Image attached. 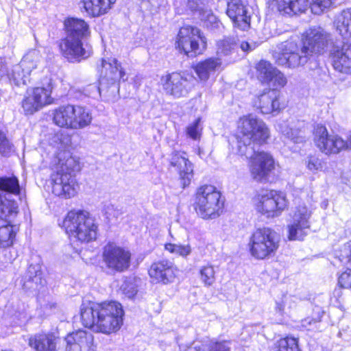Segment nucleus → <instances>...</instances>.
I'll return each instance as SVG.
<instances>
[{
    "mask_svg": "<svg viewBox=\"0 0 351 351\" xmlns=\"http://www.w3.org/2000/svg\"><path fill=\"white\" fill-rule=\"evenodd\" d=\"M330 40V34L322 27H310L302 34L301 41L291 38L280 43L274 58L280 66L296 68L306 64L309 56L324 53Z\"/></svg>",
    "mask_w": 351,
    "mask_h": 351,
    "instance_id": "f257e3e1",
    "label": "nucleus"
},
{
    "mask_svg": "<svg viewBox=\"0 0 351 351\" xmlns=\"http://www.w3.org/2000/svg\"><path fill=\"white\" fill-rule=\"evenodd\" d=\"M70 143V138L66 137L62 145L64 150L56 154L52 160L50 176L52 193L64 199L75 197L79 190L75 172L80 169V161L65 149Z\"/></svg>",
    "mask_w": 351,
    "mask_h": 351,
    "instance_id": "f03ea898",
    "label": "nucleus"
},
{
    "mask_svg": "<svg viewBox=\"0 0 351 351\" xmlns=\"http://www.w3.org/2000/svg\"><path fill=\"white\" fill-rule=\"evenodd\" d=\"M123 314L121 304L116 301L100 303L86 301L80 306L83 326L104 334L119 330L123 324Z\"/></svg>",
    "mask_w": 351,
    "mask_h": 351,
    "instance_id": "7ed1b4c3",
    "label": "nucleus"
},
{
    "mask_svg": "<svg viewBox=\"0 0 351 351\" xmlns=\"http://www.w3.org/2000/svg\"><path fill=\"white\" fill-rule=\"evenodd\" d=\"M270 136L269 130L266 123L261 119L256 123L251 133L247 143L245 141L238 140V153L250 158L249 168L252 177L256 181L265 180L274 169V160L268 153L255 152L252 143L261 145L267 142Z\"/></svg>",
    "mask_w": 351,
    "mask_h": 351,
    "instance_id": "20e7f679",
    "label": "nucleus"
},
{
    "mask_svg": "<svg viewBox=\"0 0 351 351\" xmlns=\"http://www.w3.org/2000/svg\"><path fill=\"white\" fill-rule=\"evenodd\" d=\"M62 227L71 241L87 243L97 239L98 226L94 217L86 210L69 211Z\"/></svg>",
    "mask_w": 351,
    "mask_h": 351,
    "instance_id": "39448f33",
    "label": "nucleus"
},
{
    "mask_svg": "<svg viewBox=\"0 0 351 351\" xmlns=\"http://www.w3.org/2000/svg\"><path fill=\"white\" fill-rule=\"evenodd\" d=\"M217 188L210 184H204L197 188L194 201V208L199 217L204 219L218 217L223 210V202Z\"/></svg>",
    "mask_w": 351,
    "mask_h": 351,
    "instance_id": "423d86ee",
    "label": "nucleus"
},
{
    "mask_svg": "<svg viewBox=\"0 0 351 351\" xmlns=\"http://www.w3.org/2000/svg\"><path fill=\"white\" fill-rule=\"evenodd\" d=\"M42 60L40 51L37 49L29 51L21 62L8 69L5 59L0 60V77L7 76L10 83L16 86L27 84L30 82V74L36 69Z\"/></svg>",
    "mask_w": 351,
    "mask_h": 351,
    "instance_id": "0eeeda50",
    "label": "nucleus"
},
{
    "mask_svg": "<svg viewBox=\"0 0 351 351\" xmlns=\"http://www.w3.org/2000/svg\"><path fill=\"white\" fill-rule=\"evenodd\" d=\"M280 245V239L271 228H257L250 236L248 249L252 257L265 260L275 256Z\"/></svg>",
    "mask_w": 351,
    "mask_h": 351,
    "instance_id": "6e6552de",
    "label": "nucleus"
},
{
    "mask_svg": "<svg viewBox=\"0 0 351 351\" xmlns=\"http://www.w3.org/2000/svg\"><path fill=\"white\" fill-rule=\"evenodd\" d=\"M0 190L5 192L0 193V217L7 222L14 223L19 208L17 203L11 197L12 195L19 194L18 179L14 176L0 178Z\"/></svg>",
    "mask_w": 351,
    "mask_h": 351,
    "instance_id": "1a4fd4ad",
    "label": "nucleus"
},
{
    "mask_svg": "<svg viewBox=\"0 0 351 351\" xmlns=\"http://www.w3.org/2000/svg\"><path fill=\"white\" fill-rule=\"evenodd\" d=\"M254 202L256 210L267 218L280 216L288 206L285 194L274 190L258 194Z\"/></svg>",
    "mask_w": 351,
    "mask_h": 351,
    "instance_id": "9d476101",
    "label": "nucleus"
},
{
    "mask_svg": "<svg viewBox=\"0 0 351 351\" xmlns=\"http://www.w3.org/2000/svg\"><path fill=\"white\" fill-rule=\"evenodd\" d=\"M53 85L51 80L47 86L30 87L26 90L22 101V108L25 114H33L53 102L51 96Z\"/></svg>",
    "mask_w": 351,
    "mask_h": 351,
    "instance_id": "9b49d317",
    "label": "nucleus"
},
{
    "mask_svg": "<svg viewBox=\"0 0 351 351\" xmlns=\"http://www.w3.org/2000/svg\"><path fill=\"white\" fill-rule=\"evenodd\" d=\"M176 44L178 48L188 56H196L202 53L206 40L198 28L186 25L180 28Z\"/></svg>",
    "mask_w": 351,
    "mask_h": 351,
    "instance_id": "f8f14e48",
    "label": "nucleus"
},
{
    "mask_svg": "<svg viewBox=\"0 0 351 351\" xmlns=\"http://www.w3.org/2000/svg\"><path fill=\"white\" fill-rule=\"evenodd\" d=\"M99 86H92L93 88L100 94L101 91L107 90L110 86H114L118 89V83L121 81H125V73L118 60L114 58H103L100 65Z\"/></svg>",
    "mask_w": 351,
    "mask_h": 351,
    "instance_id": "ddd939ff",
    "label": "nucleus"
},
{
    "mask_svg": "<svg viewBox=\"0 0 351 351\" xmlns=\"http://www.w3.org/2000/svg\"><path fill=\"white\" fill-rule=\"evenodd\" d=\"M131 252L126 248L109 242L103 249L102 258L108 269L112 271L123 272L130 266Z\"/></svg>",
    "mask_w": 351,
    "mask_h": 351,
    "instance_id": "4468645a",
    "label": "nucleus"
},
{
    "mask_svg": "<svg viewBox=\"0 0 351 351\" xmlns=\"http://www.w3.org/2000/svg\"><path fill=\"white\" fill-rule=\"evenodd\" d=\"M312 209L306 205H299L293 211L291 220L288 224V238L289 240H303L311 228L310 218Z\"/></svg>",
    "mask_w": 351,
    "mask_h": 351,
    "instance_id": "2eb2a0df",
    "label": "nucleus"
},
{
    "mask_svg": "<svg viewBox=\"0 0 351 351\" xmlns=\"http://www.w3.org/2000/svg\"><path fill=\"white\" fill-rule=\"evenodd\" d=\"M62 56L70 62H80L90 57L92 49L84 40L65 36L59 45Z\"/></svg>",
    "mask_w": 351,
    "mask_h": 351,
    "instance_id": "dca6fc26",
    "label": "nucleus"
},
{
    "mask_svg": "<svg viewBox=\"0 0 351 351\" xmlns=\"http://www.w3.org/2000/svg\"><path fill=\"white\" fill-rule=\"evenodd\" d=\"M184 74L173 72L162 76L160 82L167 94L175 97L186 95L191 90L192 84Z\"/></svg>",
    "mask_w": 351,
    "mask_h": 351,
    "instance_id": "f3484780",
    "label": "nucleus"
},
{
    "mask_svg": "<svg viewBox=\"0 0 351 351\" xmlns=\"http://www.w3.org/2000/svg\"><path fill=\"white\" fill-rule=\"evenodd\" d=\"M148 274L152 281L169 285L176 281L179 274V269L173 262L169 260H160L152 264Z\"/></svg>",
    "mask_w": 351,
    "mask_h": 351,
    "instance_id": "a211bd4d",
    "label": "nucleus"
},
{
    "mask_svg": "<svg viewBox=\"0 0 351 351\" xmlns=\"http://www.w3.org/2000/svg\"><path fill=\"white\" fill-rule=\"evenodd\" d=\"M208 0H182L184 9L198 12L199 19L206 28L215 30L219 29L221 23L212 10L207 7Z\"/></svg>",
    "mask_w": 351,
    "mask_h": 351,
    "instance_id": "6ab92c4d",
    "label": "nucleus"
},
{
    "mask_svg": "<svg viewBox=\"0 0 351 351\" xmlns=\"http://www.w3.org/2000/svg\"><path fill=\"white\" fill-rule=\"evenodd\" d=\"M281 93L278 90H265L254 100V107L263 114H276L283 108Z\"/></svg>",
    "mask_w": 351,
    "mask_h": 351,
    "instance_id": "aec40b11",
    "label": "nucleus"
},
{
    "mask_svg": "<svg viewBox=\"0 0 351 351\" xmlns=\"http://www.w3.org/2000/svg\"><path fill=\"white\" fill-rule=\"evenodd\" d=\"M252 8L244 0H230L228 3L227 14L234 26L242 30L250 27Z\"/></svg>",
    "mask_w": 351,
    "mask_h": 351,
    "instance_id": "412c9836",
    "label": "nucleus"
},
{
    "mask_svg": "<svg viewBox=\"0 0 351 351\" xmlns=\"http://www.w3.org/2000/svg\"><path fill=\"white\" fill-rule=\"evenodd\" d=\"M62 351H96L93 335L87 331L78 330L68 334L64 338Z\"/></svg>",
    "mask_w": 351,
    "mask_h": 351,
    "instance_id": "4be33fe9",
    "label": "nucleus"
},
{
    "mask_svg": "<svg viewBox=\"0 0 351 351\" xmlns=\"http://www.w3.org/2000/svg\"><path fill=\"white\" fill-rule=\"evenodd\" d=\"M256 70L258 77L263 83L267 84L270 87L269 90H278L283 88L287 81L282 73L274 68L271 64L265 60L260 61Z\"/></svg>",
    "mask_w": 351,
    "mask_h": 351,
    "instance_id": "5701e85b",
    "label": "nucleus"
},
{
    "mask_svg": "<svg viewBox=\"0 0 351 351\" xmlns=\"http://www.w3.org/2000/svg\"><path fill=\"white\" fill-rule=\"evenodd\" d=\"M170 165L178 171L183 187L189 186L193 177V165L184 152L174 151L170 158Z\"/></svg>",
    "mask_w": 351,
    "mask_h": 351,
    "instance_id": "b1692460",
    "label": "nucleus"
},
{
    "mask_svg": "<svg viewBox=\"0 0 351 351\" xmlns=\"http://www.w3.org/2000/svg\"><path fill=\"white\" fill-rule=\"evenodd\" d=\"M305 125L303 121H282L277 125V130L285 141L299 144L305 141Z\"/></svg>",
    "mask_w": 351,
    "mask_h": 351,
    "instance_id": "393cba45",
    "label": "nucleus"
},
{
    "mask_svg": "<svg viewBox=\"0 0 351 351\" xmlns=\"http://www.w3.org/2000/svg\"><path fill=\"white\" fill-rule=\"evenodd\" d=\"M64 31L66 36L86 40L91 34L89 24L85 20L80 18L69 17L64 20Z\"/></svg>",
    "mask_w": 351,
    "mask_h": 351,
    "instance_id": "a878e982",
    "label": "nucleus"
},
{
    "mask_svg": "<svg viewBox=\"0 0 351 351\" xmlns=\"http://www.w3.org/2000/svg\"><path fill=\"white\" fill-rule=\"evenodd\" d=\"M331 57L335 71L343 74H351V45L344 43L341 49H334Z\"/></svg>",
    "mask_w": 351,
    "mask_h": 351,
    "instance_id": "bb28decb",
    "label": "nucleus"
},
{
    "mask_svg": "<svg viewBox=\"0 0 351 351\" xmlns=\"http://www.w3.org/2000/svg\"><path fill=\"white\" fill-rule=\"evenodd\" d=\"M224 65L221 58L212 57L199 62L194 66V70L199 80L206 82L210 76L220 72Z\"/></svg>",
    "mask_w": 351,
    "mask_h": 351,
    "instance_id": "cd10ccee",
    "label": "nucleus"
},
{
    "mask_svg": "<svg viewBox=\"0 0 351 351\" xmlns=\"http://www.w3.org/2000/svg\"><path fill=\"white\" fill-rule=\"evenodd\" d=\"M270 6L282 14H297L304 12L308 7V0H269Z\"/></svg>",
    "mask_w": 351,
    "mask_h": 351,
    "instance_id": "c85d7f7f",
    "label": "nucleus"
},
{
    "mask_svg": "<svg viewBox=\"0 0 351 351\" xmlns=\"http://www.w3.org/2000/svg\"><path fill=\"white\" fill-rule=\"evenodd\" d=\"M57 341L53 334L40 332L30 336L28 345L34 351H58Z\"/></svg>",
    "mask_w": 351,
    "mask_h": 351,
    "instance_id": "c756f323",
    "label": "nucleus"
},
{
    "mask_svg": "<svg viewBox=\"0 0 351 351\" xmlns=\"http://www.w3.org/2000/svg\"><path fill=\"white\" fill-rule=\"evenodd\" d=\"M71 129L81 130L88 126L93 120L89 109L79 105H71Z\"/></svg>",
    "mask_w": 351,
    "mask_h": 351,
    "instance_id": "7c9ffc66",
    "label": "nucleus"
},
{
    "mask_svg": "<svg viewBox=\"0 0 351 351\" xmlns=\"http://www.w3.org/2000/svg\"><path fill=\"white\" fill-rule=\"evenodd\" d=\"M333 26L343 40H351V9L343 10L337 14L335 16Z\"/></svg>",
    "mask_w": 351,
    "mask_h": 351,
    "instance_id": "2f4dec72",
    "label": "nucleus"
},
{
    "mask_svg": "<svg viewBox=\"0 0 351 351\" xmlns=\"http://www.w3.org/2000/svg\"><path fill=\"white\" fill-rule=\"evenodd\" d=\"M297 307V298L290 295H285L276 302L275 313L279 322L289 317Z\"/></svg>",
    "mask_w": 351,
    "mask_h": 351,
    "instance_id": "473e14b6",
    "label": "nucleus"
},
{
    "mask_svg": "<svg viewBox=\"0 0 351 351\" xmlns=\"http://www.w3.org/2000/svg\"><path fill=\"white\" fill-rule=\"evenodd\" d=\"M115 0H81L86 14L91 17L105 14L111 8Z\"/></svg>",
    "mask_w": 351,
    "mask_h": 351,
    "instance_id": "72a5a7b5",
    "label": "nucleus"
},
{
    "mask_svg": "<svg viewBox=\"0 0 351 351\" xmlns=\"http://www.w3.org/2000/svg\"><path fill=\"white\" fill-rule=\"evenodd\" d=\"M25 289H36L39 285H43L41 265L31 264L21 280Z\"/></svg>",
    "mask_w": 351,
    "mask_h": 351,
    "instance_id": "f704fd0d",
    "label": "nucleus"
},
{
    "mask_svg": "<svg viewBox=\"0 0 351 351\" xmlns=\"http://www.w3.org/2000/svg\"><path fill=\"white\" fill-rule=\"evenodd\" d=\"M235 47L236 43L234 38H226L219 40L217 43V58H221L225 65L234 62Z\"/></svg>",
    "mask_w": 351,
    "mask_h": 351,
    "instance_id": "c9c22d12",
    "label": "nucleus"
},
{
    "mask_svg": "<svg viewBox=\"0 0 351 351\" xmlns=\"http://www.w3.org/2000/svg\"><path fill=\"white\" fill-rule=\"evenodd\" d=\"M259 120L260 119L252 114L240 117L237 122V130L238 132L242 135V138L239 140L245 141L247 143Z\"/></svg>",
    "mask_w": 351,
    "mask_h": 351,
    "instance_id": "e433bc0d",
    "label": "nucleus"
},
{
    "mask_svg": "<svg viewBox=\"0 0 351 351\" xmlns=\"http://www.w3.org/2000/svg\"><path fill=\"white\" fill-rule=\"evenodd\" d=\"M53 123L61 128L71 129V105L60 106L53 110Z\"/></svg>",
    "mask_w": 351,
    "mask_h": 351,
    "instance_id": "4c0bfd02",
    "label": "nucleus"
},
{
    "mask_svg": "<svg viewBox=\"0 0 351 351\" xmlns=\"http://www.w3.org/2000/svg\"><path fill=\"white\" fill-rule=\"evenodd\" d=\"M330 136L324 125L321 124L315 125L313 132L314 143L319 151L326 155H328L329 150H331L328 146V140Z\"/></svg>",
    "mask_w": 351,
    "mask_h": 351,
    "instance_id": "58836bf2",
    "label": "nucleus"
},
{
    "mask_svg": "<svg viewBox=\"0 0 351 351\" xmlns=\"http://www.w3.org/2000/svg\"><path fill=\"white\" fill-rule=\"evenodd\" d=\"M17 230L16 225L13 223L0 225V248H8L13 245Z\"/></svg>",
    "mask_w": 351,
    "mask_h": 351,
    "instance_id": "ea45409f",
    "label": "nucleus"
},
{
    "mask_svg": "<svg viewBox=\"0 0 351 351\" xmlns=\"http://www.w3.org/2000/svg\"><path fill=\"white\" fill-rule=\"evenodd\" d=\"M144 6L152 14H165L169 8L167 0H141Z\"/></svg>",
    "mask_w": 351,
    "mask_h": 351,
    "instance_id": "a19ab883",
    "label": "nucleus"
},
{
    "mask_svg": "<svg viewBox=\"0 0 351 351\" xmlns=\"http://www.w3.org/2000/svg\"><path fill=\"white\" fill-rule=\"evenodd\" d=\"M304 165L308 171L313 174L322 171L326 167V162L316 154L307 156L304 160Z\"/></svg>",
    "mask_w": 351,
    "mask_h": 351,
    "instance_id": "79ce46f5",
    "label": "nucleus"
},
{
    "mask_svg": "<svg viewBox=\"0 0 351 351\" xmlns=\"http://www.w3.org/2000/svg\"><path fill=\"white\" fill-rule=\"evenodd\" d=\"M271 351H300L298 339L292 337L282 338L274 343Z\"/></svg>",
    "mask_w": 351,
    "mask_h": 351,
    "instance_id": "37998d69",
    "label": "nucleus"
},
{
    "mask_svg": "<svg viewBox=\"0 0 351 351\" xmlns=\"http://www.w3.org/2000/svg\"><path fill=\"white\" fill-rule=\"evenodd\" d=\"M215 274L214 266L208 263L201 266L199 269V279L206 287H210L215 282Z\"/></svg>",
    "mask_w": 351,
    "mask_h": 351,
    "instance_id": "c03bdc74",
    "label": "nucleus"
},
{
    "mask_svg": "<svg viewBox=\"0 0 351 351\" xmlns=\"http://www.w3.org/2000/svg\"><path fill=\"white\" fill-rule=\"evenodd\" d=\"M165 249L169 253L182 258H186L192 252V247L189 243L182 244L169 243L165 245Z\"/></svg>",
    "mask_w": 351,
    "mask_h": 351,
    "instance_id": "a18cd8bd",
    "label": "nucleus"
},
{
    "mask_svg": "<svg viewBox=\"0 0 351 351\" xmlns=\"http://www.w3.org/2000/svg\"><path fill=\"white\" fill-rule=\"evenodd\" d=\"M140 280L135 277L126 278L120 287L121 291L129 298H132L137 293Z\"/></svg>",
    "mask_w": 351,
    "mask_h": 351,
    "instance_id": "49530a36",
    "label": "nucleus"
},
{
    "mask_svg": "<svg viewBox=\"0 0 351 351\" xmlns=\"http://www.w3.org/2000/svg\"><path fill=\"white\" fill-rule=\"evenodd\" d=\"M337 0H311L310 8L314 14L320 15L328 12Z\"/></svg>",
    "mask_w": 351,
    "mask_h": 351,
    "instance_id": "de8ad7c7",
    "label": "nucleus"
},
{
    "mask_svg": "<svg viewBox=\"0 0 351 351\" xmlns=\"http://www.w3.org/2000/svg\"><path fill=\"white\" fill-rule=\"evenodd\" d=\"M322 315L320 312H317L314 317H308L301 320V327L306 330H319V324L321 322Z\"/></svg>",
    "mask_w": 351,
    "mask_h": 351,
    "instance_id": "09e8293b",
    "label": "nucleus"
},
{
    "mask_svg": "<svg viewBox=\"0 0 351 351\" xmlns=\"http://www.w3.org/2000/svg\"><path fill=\"white\" fill-rule=\"evenodd\" d=\"M328 146L331 150H329L328 155L337 154L347 147V143L337 135H331L328 140Z\"/></svg>",
    "mask_w": 351,
    "mask_h": 351,
    "instance_id": "8fccbe9b",
    "label": "nucleus"
},
{
    "mask_svg": "<svg viewBox=\"0 0 351 351\" xmlns=\"http://www.w3.org/2000/svg\"><path fill=\"white\" fill-rule=\"evenodd\" d=\"M200 119H197L194 123L187 127L186 132L189 137L196 140L199 138L202 128L200 127Z\"/></svg>",
    "mask_w": 351,
    "mask_h": 351,
    "instance_id": "3c124183",
    "label": "nucleus"
},
{
    "mask_svg": "<svg viewBox=\"0 0 351 351\" xmlns=\"http://www.w3.org/2000/svg\"><path fill=\"white\" fill-rule=\"evenodd\" d=\"M338 284L343 288L351 289V269L347 268L340 274Z\"/></svg>",
    "mask_w": 351,
    "mask_h": 351,
    "instance_id": "603ef678",
    "label": "nucleus"
},
{
    "mask_svg": "<svg viewBox=\"0 0 351 351\" xmlns=\"http://www.w3.org/2000/svg\"><path fill=\"white\" fill-rule=\"evenodd\" d=\"M230 341H220L210 344L208 351H231Z\"/></svg>",
    "mask_w": 351,
    "mask_h": 351,
    "instance_id": "864d4df0",
    "label": "nucleus"
},
{
    "mask_svg": "<svg viewBox=\"0 0 351 351\" xmlns=\"http://www.w3.org/2000/svg\"><path fill=\"white\" fill-rule=\"evenodd\" d=\"M12 149V145L6 138L5 134L0 131V154L7 156Z\"/></svg>",
    "mask_w": 351,
    "mask_h": 351,
    "instance_id": "5fc2aeb1",
    "label": "nucleus"
},
{
    "mask_svg": "<svg viewBox=\"0 0 351 351\" xmlns=\"http://www.w3.org/2000/svg\"><path fill=\"white\" fill-rule=\"evenodd\" d=\"M104 212L106 217L108 219L118 218L123 213L121 209L111 204H109L105 206Z\"/></svg>",
    "mask_w": 351,
    "mask_h": 351,
    "instance_id": "6e6d98bb",
    "label": "nucleus"
},
{
    "mask_svg": "<svg viewBox=\"0 0 351 351\" xmlns=\"http://www.w3.org/2000/svg\"><path fill=\"white\" fill-rule=\"evenodd\" d=\"M180 351H205V348L202 343L195 341L191 346H180Z\"/></svg>",
    "mask_w": 351,
    "mask_h": 351,
    "instance_id": "4d7b16f0",
    "label": "nucleus"
},
{
    "mask_svg": "<svg viewBox=\"0 0 351 351\" xmlns=\"http://www.w3.org/2000/svg\"><path fill=\"white\" fill-rule=\"evenodd\" d=\"M241 49L243 51H248L252 50L251 46L247 42H243L241 44Z\"/></svg>",
    "mask_w": 351,
    "mask_h": 351,
    "instance_id": "13d9d810",
    "label": "nucleus"
},
{
    "mask_svg": "<svg viewBox=\"0 0 351 351\" xmlns=\"http://www.w3.org/2000/svg\"><path fill=\"white\" fill-rule=\"evenodd\" d=\"M328 206V202H323L321 204V206L322 208H326Z\"/></svg>",
    "mask_w": 351,
    "mask_h": 351,
    "instance_id": "bf43d9fd",
    "label": "nucleus"
},
{
    "mask_svg": "<svg viewBox=\"0 0 351 351\" xmlns=\"http://www.w3.org/2000/svg\"><path fill=\"white\" fill-rule=\"evenodd\" d=\"M13 259H14V258L10 257L8 258V261L11 263Z\"/></svg>",
    "mask_w": 351,
    "mask_h": 351,
    "instance_id": "052dcab7",
    "label": "nucleus"
},
{
    "mask_svg": "<svg viewBox=\"0 0 351 351\" xmlns=\"http://www.w3.org/2000/svg\"><path fill=\"white\" fill-rule=\"evenodd\" d=\"M335 292H337V293H339L340 292V290H339V289H338V290H335Z\"/></svg>",
    "mask_w": 351,
    "mask_h": 351,
    "instance_id": "680f3d73",
    "label": "nucleus"
}]
</instances>
